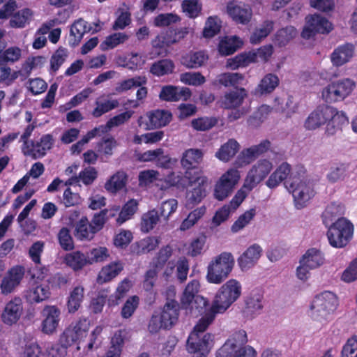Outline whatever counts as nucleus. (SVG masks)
I'll return each mask as SVG.
<instances>
[{
  "label": "nucleus",
  "mask_w": 357,
  "mask_h": 357,
  "mask_svg": "<svg viewBox=\"0 0 357 357\" xmlns=\"http://www.w3.org/2000/svg\"><path fill=\"white\" fill-rule=\"evenodd\" d=\"M242 294V284L236 279H229L216 292L211 307L205 312L210 314V320L216 314L225 313Z\"/></svg>",
  "instance_id": "nucleus-1"
},
{
  "label": "nucleus",
  "mask_w": 357,
  "mask_h": 357,
  "mask_svg": "<svg viewBox=\"0 0 357 357\" xmlns=\"http://www.w3.org/2000/svg\"><path fill=\"white\" fill-rule=\"evenodd\" d=\"M285 186L292 195L297 208L305 207L315 195L314 183L305 175V171L303 168L299 171L292 172L285 182Z\"/></svg>",
  "instance_id": "nucleus-2"
},
{
  "label": "nucleus",
  "mask_w": 357,
  "mask_h": 357,
  "mask_svg": "<svg viewBox=\"0 0 357 357\" xmlns=\"http://www.w3.org/2000/svg\"><path fill=\"white\" fill-rule=\"evenodd\" d=\"M208 314L205 312L188 337L187 349L193 354L192 357H206L213 346V335L204 331L214 319L210 320Z\"/></svg>",
  "instance_id": "nucleus-3"
},
{
  "label": "nucleus",
  "mask_w": 357,
  "mask_h": 357,
  "mask_svg": "<svg viewBox=\"0 0 357 357\" xmlns=\"http://www.w3.org/2000/svg\"><path fill=\"white\" fill-rule=\"evenodd\" d=\"M234 265V257L230 252H222L213 257L206 266V281L213 284H222L229 276Z\"/></svg>",
  "instance_id": "nucleus-4"
},
{
  "label": "nucleus",
  "mask_w": 357,
  "mask_h": 357,
  "mask_svg": "<svg viewBox=\"0 0 357 357\" xmlns=\"http://www.w3.org/2000/svg\"><path fill=\"white\" fill-rule=\"evenodd\" d=\"M247 333L244 330H238L229 337L217 351L216 357H256L255 349L247 345Z\"/></svg>",
  "instance_id": "nucleus-5"
},
{
  "label": "nucleus",
  "mask_w": 357,
  "mask_h": 357,
  "mask_svg": "<svg viewBox=\"0 0 357 357\" xmlns=\"http://www.w3.org/2000/svg\"><path fill=\"white\" fill-rule=\"evenodd\" d=\"M337 305L338 301L335 294L326 291L314 298L310 305L308 314L313 321L325 324L330 321Z\"/></svg>",
  "instance_id": "nucleus-6"
},
{
  "label": "nucleus",
  "mask_w": 357,
  "mask_h": 357,
  "mask_svg": "<svg viewBox=\"0 0 357 357\" xmlns=\"http://www.w3.org/2000/svg\"><path fill=\"white\" fill-rule=\"evenodd\" d=\"M200 283L193 280L188 283L181 297V305L189 313L197 315L205 313L206 307L208 305L206 298L199 294Z\"/></svg>",
  "instance_id": "nucleus-7"
},
{
  "label": "nucleus",
  "mask_w": 357,
  "mask_h": 357,
  "mask_svg": "<svg viewBox=\"0 0 357 357\" xmlns=\"http://www.w3.org/2000/svg\"><path fill=\"white\" fill-rule=\"evenodd\" d=\"M90 328L91 321L86 318L73 321L60 335L59 343L64 348L75 343L77 344V349L79 350L82 347L81 344L88 335Z\"/></svg>",
  "instance_id": "nucleus-8"
},
{
  "label": "nucleus",
  "mask_w": 357,
  "mask_h": 357,
  "mask_svg": "<svg viewBox=\"0 0 357 357\" xmlns=\"http://www.w3.org/2000/svg\"><path fill=\"white\" fill-rule=\"evenodd\" d=\"M328 227L327 237L330 245L333 248H344L352 238L354 226L346 218H337Z\"/></svg>",
  "instance_id": "nucleus-9"
},
{
  "label": "nucleus",
  "mask_w": 357,
  "mask_h": 357,
  "mask_svg": "<svg viewBox=\"0 0 357 357\" xmlns=\"http://www.w3.org/2000/svg\"><path fill=\"white\" fill-rule=\"evenodd\" d=\"M241 178V172L236 167L227 169L215 181L213 186V195L218 201H223L229 197Z\"/></svg>",
  "instance_id": "nucleus-10"
},
{
  "label": "nucleus",
  "mask_w": 357,
  "mask_h": 357,
  "mask_svg": "<svg viewBox=\"0 0 357 357\" xmlns=\"http://www.w3.org/2000/svg\"><path fill=\"white\" fill-rule=\"evenodd\" d=\"M191 189L187 192L186 206L191 208L198 204L206 196V189L204 185L207 183V178L202 174L200 171L196 170L194 175L191 176L190 172L186 173Z\"/></svg>",
  "instance_id": "nucleus-11"
},
{
  "label": "nucleus",
  "mask_w": 357,
  "mask_h": 357,
  "mask_svg": "<svg viewBox=\"0 0 357 357\" xmlns=\"http://www.w3.org/2000/svg\"><path fill=\"white\" fill-rule=\"evenodd\" d=\"M354 87V82L349 79L334 82L323 89L322 97L328 102L341 101L351 93Z\"/></svg>",
  "instance_id": "nucleus-12"
},
{
  "label": "nucleus",
  "mask_w": 357,
  "mask_h": 357,
  "mask_svg": "<svg viewBox=\"0 0 357 357\" xmlns=\"http://www.w3.org/2000/svg\"><path fill=\"white\" fill-rule=\"evenodd\" d=\"M274 168L273 160L261 158L252 165L244 179L247 185L255 188L271 174Z\"/></svg>",
  "instance_id": "nucleus-13"
},
{
  "label": "nucleus",
  "mask_w": 357,
  "mask_h": 357,
  "mask_svg": "<svg viewBox=\"0 0 357 357\" xmlns=\"http://www.w3.org/2000/svg\"><path fill=\"white\" fill-rule=\"evenodd\" d=\"M172 119V113L165 109H155L148 112L144 116H140L137 123L144 130L156 129L168 125Z\"/></svg>",
  "instance_id": "nucleus-14"
},
{
  "label": "nucleus",
  "mask_w": 357,
  "mask_h": 357,
  "mask_svg": "<svg viewBox=\"0 0 357 357\" xmlns=\"http://www.w3.org/2000/svg\"><path fill=\"white\" fill-rule=\"evenodd\" d=\"M61 310L54 305H45L41 311L40 330L45 335L55 334L61 321Z\"/></svg>",
  "instance_id": "nucleus-15"
},
{
  "label": "nucleus",
  "mask_w": 357,
  "mask_h": 357,
  "mask_svg": "<svg viewBox=\"0 0 357 357\" xmlns=\"http://www.w3.org/2000/svg\"><path fill=\"white\" fill-rule=\"evenodd\" d=\"M333 29L332 24L321 15H312L306 17V23L301 33L303 38L308 39L317 33H327Z\"/></svg>",
  "instance_id": "nucleus-16"
},
{
  "label": "nucleus",
  "mask_w": 357,
  "mask_h": 357,
  "mask_svg": "<svg viewBox=\"0 0 357 357\" xmlns=\"http://www.w3.org/2000/svg\"><path fill=\"white\" fill-rule=\"evenodd\" d=\"M24 314V305L22 299L15 297L7 302L1 314V320L6 326L17 324Z\"/></svg>",
  "instance_id": "nucleus-17"
},
{
  "label": "nucleus",
  "mask_w": 357,
  "mask_h": 357,
  "mask_svg": "<svg viewBox=\"0 0 357 357\" xmlns=\"http://www.w3.org/2000/svg\"><path fill=\"white\" fill-rule=\"evenodd\" d=\"M66 14L65 10L61 11L58 13V17L47 20L39 27L35 33L34 40L32 45L33 49L39 50L45 46L47 43L45 35L56 25L66 23L68 18Z\"/></svg>",
  "instance_id": "nucleus-18"
},
{
  "label": "nucleus",
  "mask_w": 357,
  "mask_h": 357,
  "mask_svg": "<svg viewBox=\"0 0 357 357\" xmlns=\"http://www.w3.org/2000/svg\"><path fill=\"white\" fill-rule=\"evenodd\" d=\"M263 255L262 247L253 243L249 245L238 257L237 264L243 272H246L255 267Z\"/></svg>",
  "instance_id": "nucleus-19"
},
{
  "label": "nucleus",
  "mask_w": 357,
  "mask_h": 357,
  "mask_svg": "<svg viewBox=\"0 0 357 357\" xmlns=\"http://www.w3.org/2000/svg\"><path fill=\"white\" fill-rule=\"evenodd\" d=\"M244 316L252 319L259 316L264 308V298L259 290L250 291L244 298Z\"/></svg>",
  "instance_id": "nucleus-20"
},
{
  "label": "nucleus",
  "mask_w": 357,
  "mask_h": 357,
  "mask_svg": "<svg viewBox=\"0 0 357 357\" xmlns=\"http://www.w3.org/2000/svg\"><path fill=\"white\" fill-rule=\"evenodd\" d=\"M333 116V107L321 106L312 112L304 123V127L308 130H314L326 123Z\"/></svg>",
  "instance_id": "nucleus-21"
},
{
  "label": "nucleus",
  "mask_w": 357,
  "mask_h": 357,
  "mask_svg": "<svg viewBox=\"0 0 357 357\" xmlns=\"http://www.w3.org/2000/svg\"><path fill=\"white\" fill-rule=\"evenodd\" d=\"M227 13L234 21L242 24H248L252 16V10L249 5L235 1L227 3Z\"/></svg>",
  "instance_id": "nucleus-22"
},
{
  "label": "nucleus",
  "mask_w": 357,
  "mask_h": 357,
  "mask_svg": "<svg viewBox=\"0 0 357 357\" xmlns=\"http://www.w3.org/2000/svg\"><path fill=\"white\" fill-rule=\"evenodd\" d=\"M24 273V268L21 266H15L9 269L1 280V292L6 295L12 293L20 285Z\"/></svg>",
  "instance_id": "nucleus-23"
},
{
  "label": "nucleus",
  "mask_w": 357,
  "mask_h": 357,
  "mask_svg": "<svg viewBox=\"0 0 357 357\" xmlns=\"http://www.w3.org/2000/svg\"><path fill=\"white\" fill-rule=\"evenodd\" d=\"M50 296V290L48 284L33 281L30 283L29 288L24 291V298L31 303H39Z\"/></svg>",
  "instance_id": "nucleus-24"
},
{
  "label": "nucleus",
  "mask_w": 357,
  "mask_h": 357,
  "mask_svg": "<svg viewBox=\"0 0 357 357\" xmlns=\"http://www.w3.org/2000/svg\"><path fill=\"white\" fill-rule=\"evenodd\" d=\"M191 96L190 89L179 86L167 85L162 87L159 98L164 101L186 100Z\"/></svg>",
  "instance_id": "nucleus-25"
},
{
  "label": "nucleus",
  "mask_w": 357,
  "mask_h": 357,
  "mask_svg": "<svg viewBox=\"0 0 357 357\" xmlns=\"http://www.w3.org/2000/svg\"><path fill=\"white\" fill-rule=\"evenodd\" d=\"M204 152L201 149H188L185 150L181 158V164L186 170L185 174L190 172L191 176H193L192 171L202 162ZM185 176L186 177V175Z\"/></svg>",
  "instance_id": "nucleus-26"
},
{
  "label": "nucleus",
  "mask_w": 357,
  "mask_h": 357,
  "mask_svg": "<svg viewBox=\"0 0 357 357\" xmlns=\"http://www.w3.org/2000/svg\"><path fill=\"white\" fill-rule=\"evenodd\" d=\"M53 142L52 137L50 135H45L40 138V141L33 144L31 148L24 147V153L35 159L42 158L52 148Z\"/></svg>",
  "instance_id": "nucleus-27"
},
{
  "label": "nucleus",
  "mask_w": 357,
  "mask_h": 357,
  "mask_svg": "<svg viewBox=\"0 0 357 357\" xmlns=\"http://www.w3.org/2000/svg\"><path fill=\"white\" fill-rule=\"evenodd\" d=\"M354 54V46L344 44L338 46L331 54V61L335 66H342L349 62Z\"/></svg>",
  "instance_id": "nucleus-28"
},
{
  "label": "nucleus",
  "mask_w": 357,
  "mask_h": 357,
  "mask_svg": "<svg viewBox=\"0 0 357 357\" xmlns=\"http://www.w3.org/2000/svg\"><path fill=\"white\" fill-rule=\"evenodd\" d=\"M127 183V174L123 171H118L106 181L104 188L108 193L116 195L126 188Z\"/></svg>",
  "instance_id": "nucleus-29"
},
{
  "label": "nucleus",
  "mask_w": 357,
  "mask_h": 357,
  "mask_svg": "<svg viewBox=\"0 0 357 357\" xmlns=\"http://www.w3.org/2000/svg\"><path fill=\"white\" fill-rule=\"evenodd\" d=\"M325 262L324 255L316 248H309L301 257L299 263H303L311 269L321 266Z\"/></svg>",
  "instance_id": "nucleus-30"
},
{
  "label": "nucleus",
  "mask_w": 357,
  "mask_h": 357,
  "mask_svg": "<svg viewBox=\"0 0 357 357\" xmlns=\"http://www.w3.org/2000/svg\"><path fill=\"white\" fill-rule=\"evenodd\" d=\"M158 315L165 323V328H171L176 323L178 318V306L177 302L174 300L168 301Z\"/></svg>",
  "instance_id": "nucleus-31"
},
{
  "label": "nucleus",
  "mask_w": 357,
  "mask_h": 357,
  "mask_svg": "<svg viewBox=\"0 0 357 357\" xmlns=\"http://www.w3.org/2000/svg\"><path fill=\"white\" fill-rule=\"evenodd\" d=\"M291 173L290 165L283 162L269 175L266 185L271 189L275 188L289 176H290Z\"/></svg>",
  "instance_id": "nucleus-32"
},
{
  "label": "nucleus",
  "mask_w": 357,
  "mask_h": 357,
  "mask_svg": "<svg viewBox=\"0 0 357 357\" xmlns=\"http://www.w3.org/2000/svg\"><path fill=\"white\" fill-rule=\"evenodd\" d=\"M278 77L273 73L266 75L260 80L257 86L254 91L256 96H264L272 93L279 85Z\"/></svg>",
  "instance_id": "nucleus-33"
},
{
  "label": "nucleus",
  "mask_w": 357,
  "mask_h": 357,
  "mask_svg": "<svg viewBox=\"0 0 357 357\" xmlns=\"http://www.w3.org/2000/svg\"><path fill=\"white\" fill-rule=\"evenodd\" d=\"M123 268V264L120 261H114L103 266L98 273V283L102 284L110 282L121 272Z\"/></svg>",
  "instance_id": "nucleus-34"
},
{
  "label": "nucleus",
  "mask_w": 357,
  "mask_h": 357,
  "mask_svg": "<svg viewBox=\"0 0 357 357\" xmlns=\"http://www.w3.org/2000/svg\"><path fill=\"white\" fill-rule=\"evenodd\" d=\"M239 144L234 139L223 144L215 153V157L223 162H229L238 151Z\"/></svg>",
  "instance_id": "nucleus-35"
},
{
  "label": "nucleus",
  "mask_w": 357,
  "mask_h": 357,
  "mask_svg": "<svg viewBox=\"0 0 357 357\" xmlns=\"http://www.w3.org/2000/svg\"><path fill=\"white\" fill-rule=\"evenodd\" d=\"M243 45V40L236 36L222 37L218 45V51L221 55L232 54Z\"/></svg>",
  "instance_id": "nucleus-36"
},
{
  "label": "nucleus",
  "mask_w": 357,
  "mask_h": 357,
  "mask_svg": "<svg viewBox=\"0 0 357 357\" xmlns=\"http://www.w3.org/2000/svg\"><path fill=\"white\" fill-rule=\"evenodd\" d=\"M246 96V91L243 88L232 91L225 95L222 99L221 105L227 109L236 108L243 103Z\"/></svg>",
  "instance_id": "nucleus-37"
},
{
  "label": "nucleus",
  "mask_w": 357,
  "mask_h": 357,
  "mask_svg": "<svg viewBox=\"0 0 357 357\" xmlns=\"http://www.w3.org/2000/svg\"><path fill=\"white\" fill-rule=\"evenodd\" d=\"M33 11L28 8H22L11 16L10 25L13 28H24L29 24L33 17Z\"/></svg>",
  "instance_id": "nucleus-38"
},
{
  "label": "nucleus",
  "mask_w": 357,
  "mask_h": 357,
  "mask_svg": "<svg viewBox=\"0 0 357 357\" xmlns=\"http://www.w3.org/2000/svg\"><path fill=\"white\" fill-rule=\"evenodd\" d=\"M350 165L348 162L338 163L332 167L326 175L327 180L332 183L344 181L349 176Z\"/></svg>",
  "instance_id": "nucleus-39"
},
{
  "label": "nucleus",
  "mask_w": 357,
  "mask_h": 357,
  "mask_svg": "<svg viewBox=\"0 0 357 357\" xmlns=\"http://www.w3.org/2000/svg\"><path fill=\"white\" fill-rule=\"evenodd\" d=\"M348 123V119L342 112H337L333 107V116L326 122V132L329 135H335L342 126Z\"/></svg>",
  "instance_id": "nucleus-40"
},
{
  "label": "nucleus",
  "mask_w": 357,
  "mask_h": 357,
  "mask_svg": "<svg viewBox=\"0 0 357 357\" xmlns=\"http://www.w3.org/2000/svg\"><path fill=\"white\" fill-rule=\"evenodd\" d=\"M63 261L66 266L75 271H79L88 265L86 255L80 251H74L66 254Z\"/></svg>",
  "instance_id": "nucleus-41"
},
{
  "label": "nucleus",
  "mask_w": 357,
  "mask_h": 357,
  "mask_svg": "<svg viewBox=\"0 0 357 357\" xmlns=\"http://www.w3.org/2000/svg\"><path fill=\"white\" fill-rule=\"evenodd\" d=\"M208 59V55L202 51L190 52L182 57V63L188 68H198Z\"/></svg>",
  "instance_id": "nucleus-42"
},
{
  "label": "nucleus",
  "mask_w": 357,
  "mask_h": 357,
  "mask_svg": "<svg viewBox=\"0 0 357 357\" xmlns=\"http://www.w3.org/2000/svg\"><path fill=\"white\" fill-rule=\"evenodd\" d=\"M98 172L94 167H89L81 171L77 176H72L65 183L70 185L82 181L84 185H91L97 178Z\"/></svg>",
  "instance_id": "nucleus-43"
},
{
  "label": "nucleus",
  "mask_w": 357,
  "mask_h": 357,
  "mask_svg": "<svg viewBox=\"0 0 357 357\" xmlns=\"http://www.w3.org/2000/svg\"><path fill=\"white\" fill-rule=\"evenodd\" d=\"M159 244V239L156 237L149 236L144 238L131 246V250L137 255H142L153 250Z\"/></svg>",
  "instance_id": "nucleus-44"
},
{
  "label": "nucleus",
  "mask_w": 357,
  "mask_h": 357,
  "mask_svg": "<svg viewBox=\"0 0 357 357\" xmlns=\"http://www.w3.org/2000/svg\"><path fill=\"white\" fill-rule=\"evenodd\" d=\"M84 295V289L78 285L73 288L68 297L67 307L69 313H75L81 306Z\"/></svg>",
  "instance_id": "nucleus-45"
},
{
  "label": "nucleus",
  "mask_w": 357,
  "mask_h": 357,
  "mask_svg": "<svg viewBox=\"0 0 357 357\" xmlns=\"http://www.w3.org/2000/svg\"><path fill=\"white\" fill-rule=\"evenodd\" d=\"M95 232L93 231L86 217H81L75 225V236L76 238L81 241L91 240Z\"/></svg>",
  "instance_id": "nucleus-46"
},
{
  "label": "nucleus",
  "mask_w": 357,
  "mask_h": 357,
  "mask_svg": "<svg viewBox=\"0 0 357 357\" xmlns=\"http://www.w3.org/2000/svg\"><path fill=\"white\" fill-rule=\"evenodd\" d=\"M297 35L296 29L292 26H287L278 30L274 36L273 42L279 47L287 45Z\"/></svg>",
  "instance_id": "nucleus-47"
},
{
  "label": "nucleus",
  "mask_w": 357,
  "mask_h": 357,
  "mask_svg": "<svg viewBox=\"0 0 357 357\" xmlns=\"http://www.w3.org/2000/svg\"><path fill=\"white\" fill-rule=\"evenodd\" d=\"M206 211V208L204 206L194 209L183 220L179 227L180 230L186 231L192 228L205 215Z\"/></svg>",
  "instance_id": "nucleus-48"
},
{
  "label": "nucleus",
  "mask_w": 357,
  "mask_h": 357,
  "mask_svg": "<svg viewBox=\"0 0 357 357\" xmlns=\"http://www.w3.org/2000/svg\"><path fill=\"white\" fill-rule=\"evenodd\" d=\"M132 287L131 282L125 279L121 281L117 288L116 291L110 295L107 300V304L109 306H116L119 304L120 301L126 295V294L129 291L130 289Z\"/></svg>",
  "instance_id": "nucleus-49"
},
{
  "label": "nucleus",
  "mask_w": 357,
  "mask_h": 357,
  "mask_svg": "<svg viewBox=\"0 0 357 357\" xmlns=\"http://www.w3.org/2000/svg\"><path fill=\"white\" fill-rule=\"evenodd\" d=\"M256 209L250 208L241 214L231 227L233 233H238L248 226L256 215Z\"/></svg>",
  "instance_id": "nucleus-50"
},
{
  "label": "nucleus",
  "mask_w": 357,
  "mask_h": 357,
  "mask_svg": "<svg viewBox=\"0 0 357 357\" xmlns=\"http://www.w3.org/2000/svg\"><path fill=\"white\" fill-rule=\"evenodd\" d=\"M96 107L92 112V115L93 117L98 118L103 115L105 113L109 112V111L116 108L119 102L116 99L107 100H101L100 98L97 99L96 101Z\"/></svg>",
  "instance_id": "nucleus-51"
},
{
  "label": "nucleus",
  "mask_w": 357,
  "mask_h": 357,
  "mask_svg": "<svg viewBox=\"0 0 357 357\" xmlns=\"http://www.w3.org/2000/svg\"><path fill=\"white\" fill-rule=\"evenodd\" d=\"M128 38V35L125 33H114L106 37L105 40L100 44V48L104 51L114 49L116 46L124 43Z\"/></svg>",
  "instance_id": "nucleus-52"
},
{
  "label": "nucleus",
  "mask_w": 357,
  "mask_h": 357,
  "mask_svg": "<svg viewBox=\"0 0 357 357\" xmlns=\"http://www.w3.org/2000/svg\"><path fill=\"white\" fill-rule=\"evenodd\" d=\"M137 207L138 202L136 199H132L128 201L119 212V216L116 219V222L119 225H121L126 221L130 220L136 213Z\"/></svg>",
  "instance_id": "nucleus-53"
},
{
  "label": "nucleus",
  "mask_w": 357,
  "mask_h": 357,
  "mask_svg": "<svg viewBox=\"0 0 357 357\" xmlns=\"http://www.w3.org/2000/svg\"><path fill=\"white\" fill-rule=\"evenodd\" d=\"M344 208L340 204L331 203L329 204L323 213V222L326 226L333 224V220L342 215Z\"/></svg>",
  "instance_id": "nucleus-54"
},
{
  "label": "nucleus",
  "mask_w": 357,
  "mask_h": 357,
  "mask_svg": "<svg viewBox=\"0 0 357 357\" xmlns=\"http://www.w3.org/2000/svg\"><path fill=\"white\" fill-rule=\"evenodd\" d=\"M109 257V252L105 247H96L86 252V257L88 264L102 262Z\"/></svg>",
  "instance_id": "nucleus-55"
},
{
  "label": "nucleus",
  "mask_w": 357,
  "mask_h": 357,
  "mask_svg": "<svg viewBox=\"0 0 357 357\" xmlns=\"http://www.w3.org/2000/svg\"><path fill=\"white\" fill-rule=\"evenodd\" d=\"M244 76L238 73H225L217 77L219 84L226 86H237L242 84Z\"/></svg>",
  "instance_id": "nucleus-56"
},
{
  "label": "nucleus",
  "mask_w": 357,
  "mask_h": 357,
  "mask_svg": "<svg viewBox=\"0 0 357 357\" xmlns=\"http://www.w3.org/2000/svg\"><path fill=\"white\" fill-rule=\"evenodd\" d=\"M273 29L272 21L264 22L259 27L257 28L252 33L250 41L252 44H258L266 38Z\"/></svg>",
  "instance_id": "nucleus-57"
},
{
  "label": "nucleus",
  "mask_w": 357,
  "mask_h": 357,
  "mask_svg": "<svg viewBox=\"0 0 357 357\" xmlns=\"http://www.w3.org/2000/svg\"><path fill=\"white\" fill-rule=\"evenodd\" d=\"M159 221V215L155 210H151L142 215L141 230L144 233L151 231Z\"/></svg>",
  "instance_id": "nucleus-58"
},
{
  "label": "nucleus",
  "mask_w": 357,
  "mask_h": 357,
  "mask_svg": "<svg viewBox=\"0 0 357 357\" xmlns=\"http://www.w3.org/2000/svg\"><path fill=\"white\" fill-rule=\"evenodd\" d=\"M221 28V21L217 16L208 17L203 29V36L211 38L218 34Z\"/></svg>",
  "instance_id": "nucleus-59"
},
{
  "label": "nucleus",
  "mask_w": 357,
  "mask_h": 357,
  "mask_svg": "<svg viewBox=\"0 0 357 357\" xmlns=\"http://www.w3.org/2000/svg\"><path fill=\"white\" fill-rule=\"evenodd\" d=\"M174 69V63L169 59H163L154 63L151 67V73L156 76H162L172 73Z\"/></svg>",
  "instance_id": "nucleus-60"
},
{
  "label": "nucleus",
  "mask_w": 357,
  "mask_h": 357,
  "mask_svg": "<svg viewBox=\"0 0 357 357\" xmlns=\"http://www.w3.org/2000/svg\"><path fill=\"white\" fill-rule=\"evenodd\" d=\"M146 82L147 79L145 76H137L121 82L116 87L115 90L118 93H122L132 88L144 86Z\"/></svg>",
  "instance_id": "nucleus-61"
},
{
  "label": "nucleus",
  "mask_w": 357,
  "mask_h": 357,
  "mask_svg": "<svg viewBox=\"0 0 357 357\" xmlns=\"http://www.w3.org/2000/svg\"><path fill=\"white\" fill-rule=\"evenodd\" d=\"M133 113L132 111H126L112 117L105 126H102V133H106L112 128L124 124L132 117Z\"/></svg>",
  "instance_id": "nucleus-62"
},
{
  "label": "nucleus",
  "mask_w": 357,
  "mask_h": 357,
  "mask_svg": "<svg viewBox=\"0 0 357 357\" xmlns=\"http://www.w3.org/2000/svg\"><path fill=\"white\" fill-rule=\"evenodd\" d=\"M254 189L250 185H247V182L244 181L241 188L236 192L228 205L229 208L236 210L245 200L248 194Z\"/></svg>",
  "instance_id": "nucleus-63"
},
{
  "label": "nucleus",
  "mask_w": 357,
  "mask_h": 357,
  "mask_svg": "<svg viewBox=\"0 0 357 357\" xmlns=\"http://www.w3.org/2000/svg\"><path fill=\"white\" fill-rule=\"evenodd\" d=\"M218 121L215 117L204 116L193 119L191 121V126L197 131H206L214 127Z\"/></svg>",
  "instance_id": "nucleus-64"
}]
</instances>
